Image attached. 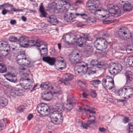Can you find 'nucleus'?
Wrapping results in <instances>:
<instances>
[{"mask_svg": "<svg viewBox=\"0 0 133 133\" xmlns=\"http://www.w3.org/2000/svg\"><path fill=\"white\" fill-rule=\"evenodd\" d=\"M94 44L97 50L101 51L105 50L108 46V43L105 39L102 37L97 38Z\"/></svg>", "mask_w": 133, "mask_h": 133, "instance_id": "1", "label": "nucleus"}, {"mask_svg": "<svg viewBox=\"0 0 133 133\" xmlns=\"http://www.w3.org/2000/svg\"><path fill=\"white\" fill-rule=\"evenodd\" d=\"M53 94L49 91H45L41 94V98L44 100L48 101L50 99L52 96L55 97V99L56 98L59 99V95L61 94L62 92L59 89H57L56 90H54L53 91Z\"/></svg>", "mask_w": 133, "mask_h": 133, "instance_id": "2", "label": "nucleus"}, {"mask_svg": "<svg viewBox=\"0 0 133 133\" xmlns=\"http://www.w3.org/2000/svg\"><path fill=\"white\" fill-rule=\"evenodd\" d=\"M119 95L124 99L130 98L133 95V89L129 87H125L118 91Z\"/></svg>", "mask_w": 133, "mask_h": 133, "instance_id": "3", "label": "nucleus"}, {"mask_svg": "<svg viewBox=\"0 0 133 133\" xmlns=\"http://www.w3.org/2000/svg\"><path fill=\"white\" fill-rule=\"evenodd\" d=\"M50 117L51 121L54 124H59L62 122L63 117L60 113L56 112L55 111L50 114Z\"/></svg>", "mask_w": 133, "mask_h": 133, "instance_id": "4", "label": "nucleus"}, {"mask_svg": "<svg viewBox=\"0 0 133 133\" xmlns=\"http://www.w3.org/2000/svg\"><path fill=\"white\" fill-rule=\"evenodd\" d=\"M37 109L38 112L43 116L48 115L50 111L49 107L47 104L43 103L38 105Z\"/></svg>", "mask_w": 133, "mask_h": 133, "instance_id": "5", "label": "nucleus"}, {"mask_svg": "<svg viewBox=\"0 0 133 133\" xmlns=\"http://www.w3.org/2000/svg\"><path fill=\"white\" fill-rule=\"evenodd\" d=\"M87 5L89 8L88 9L90 13L94 15H95L97 11L96 8L98 7L96 2L93 0H89L87 3Z\"/></svg>", "mask_w": 133, "mask_h": 133, "instance_id": "6", "label": "nucleus"}, {"mask_svg": "<svg viewBox=\"0 0 133 133\" xmlns=\"http://www.w3.org/2000/svg\"><path fill=\"white\" fill-rule=\"evenodd\" d=\"M107 7L109 10L112 12L109 13V14L112 16L117 14L119 15L121 13L119 7L113 4H108Z\"/></svg>", "mask_w": 133, "mask_h": 133, "instance_id": "7", "label": "nucleus"}, {"mask_svg": "<svg viewBox=\"0 0 133 133\" xmlns=\"http://www.w3.org/2000/svg\"><path fill=\"white\" fill-rule=\"evenodd\" d=\"M128 29L126 27L121 28L118 32L119 37L123 40H127L129 38V34L128 32Z\"/></svg>", "mask_w": 133, "mask_h": 133, "instance_id": "8", "label": "nucleus"}, {"mask_svg": "<svg viewBox=\"0 0 133 133\" xmlns=\"http://www.w3.org/2000/svg\"><path fill=\"white\" fill-rule=\"evenodd\" d=\"M69 61L72 64H77L81 60V56L79 53L69 54L68 57Z\"/></svg>", "mask_w": 133, "mask_h": 133, "instance_id": "9", "label": "nucleus"}, {"mask_svg": "<svg viewBox=\"0 0 133 133\" xmlns=\"http://www.w3.org/2000/svg\"><path fill=\"white\" fill-rule=\"evenodd\" d=\"M26 45V47L28 46L30 47L32 46H36L38 47H41V46L43 45L45 47L46 46V45L44 44L43 41L40 39H38L35 41L34 40H30L28 41Z\"/></svg>", "mask_w": 133, "mask_h": 133, "instance_id": "10", "label": "nucleus"}, {"mask_svg": "<svg viewBox=\"0 0 133 133\" xmlns=\"http://www.w3.org/2000/svg\"><path fill=\"white\" fill-rule=\"evenodd\" d=\"M89 119L88 120L86 123H84L83 126V128L87 129L88 127L90 128H93L95 124V117L93 115H88L87 117Z\"/></svg>", "mask_w": 133, "mask_h": 133, "instance_id": "11", "label": "nucleus"}, {"mask_svg": "<svg viewBox=\"0 0 133 133\" xmlns=\"http://www.w3.org/2000/svg\"><path fill=\"white\" fill-rule=\"evenodd\" d=\"M32 81L29 78H22L20 80V85L26 90L29 89L32 87Z\"/></svg>", "mask_w": 133, "mask_h": 133, "instance_id": "12", "label": "nucleus"}, {"mask_svg": "<svg viewBox=\"0 0 133 133\" xmlns=\"http://www.w3.org/2000/svg\"><path fill=\"white\" fill-rule=\"evenodd\" d=\"M20 85H17L13 89H12L10 93V95L12 96L16 97L22 95L24 91Z\"/></svg>", "mask_w": 133, "mask_h": 133, "instance_id": "13", "label": "nucleus"}, {"mask_svg": "<svg viewBox=\"0 0 133 133\" xmlns=\"http://www.w3.org/2000/svg\"><path fill=\"white\" fill-rule=\"evenodd\" d=\"M40 87L44 89H54L55 90H56L57 89L59 88L58 85L56 86L55 84H53L50 85V83L49 82L43 83L40 85Z\"/></svg>", "mask_w": 133, "mask_h": 133, "instance_id": "14", "label": "nucleus"}, {"mask_svg": "<svg viewBox=\"0 0 133 133\" xmlns=\"http://www.w3.org/2000/svg\"><path fill=\"white\" fill-rule=\"evenodd\" d=\"M122 66L121 64H117L114 66L112 69L110 70L109 71L111 74L115 75L122 70Z\"/></svg>", "mask_w": 133, "mask_h": 133, "instance_id": "15", "label": "nucleus"}, {"mask_svg": "<svg viewBox=\"0 0 133 133\" xmlns=\"http://www.w3.org/2000/svg\"><path fill=\"white\" fill-rule=\"evenodd\" d=\"M4 76L7 80L10 82L15 83L17 82L16 76L10 72H7Z\"/></svg>", "mask_w": 133, "mask_h": 133, "instance_id": "16", "label": "nucleus"}, {"mask_svg": "<svg viewBox=\"0 0 133 133\" xmlns=\"http://www.w3.org/2000/svg\"><path fill=\"white\" fill-rule=\"evenodd\" d=\"M75 73L79 76H81L83 74H85L86 72V69L83 67H80L79 66L76 65L74 68Z\"/></svg>", "mask_w": 133, "mask_h": 133, "instance_id": "17", "label": "nucleus"}, {"mask_svg": "<svg viewBox=\"0 0 133 133\" xmlns=\"http://www.w3.org/2000/svg\"><path fill=\"white\" fill-rule=\"evenodd\" d=\"M46 17L47 21L52 25H56L58 23V21L57 20L56 17L54 15H49Z\"/></svg>", "mask_w": 133, "mask_h": 133, "instance_id": "18", "label": "nucleus"}, {"mask_svg": "<svg viewBox=\"0 0 133 133\" xmlns=\"http://www.w3.org/2000/svg\"><path fill=\"white\" fill-rule=\"evenodd\" d=\"M28 41V38L27 37L25 36H22L20 37L18 39V42L19 43L18 45L20 46L21 47H25L26 43Z\"/></svg>", "mask_w": 133, "mask_h": 133, "instance_id": "19", "label": "nucleus"}, {"mask_svg": "<svg viewBox=\"0 0 133 133\" xmlns=\"http://www.w3.org/2000/svg\"><path fill=\"white\" fill-rule=\"evenodd\" d=\"M70 101V100L67 99V103L66 104V112H69L72 110L73 108L72 104L77 103V100Z\"/></svg>", "mask_w": 133, "mask_h": 133, "instance_id": "20", "label": "nucleus"}, {"mask_svg": "<svg viewBox=\"0 0 133 133\" xmlns=\"http://www.w3.org/2000/svg\"><path fill=\"white\" fill-rule=\"evenodd\" d=\"M74 14L72 13H70L69 15L65 14L64 16V19L67 22H72L75 20V17H74Z\"/></svg>", "mask_w": 133, "mask_h": 133, "instance_id": "21", "label": "nucleus"}, {"mask_svg": "<svg viewBox=\"0 0 133 133\" xmlns=\"http://www.w3.org/2000/svg\"><path fill=\"white\" fill-rule=\"evenodd\" d=\"M73 78V75L70 74H64L63 77V82L62 83H64L65 85H68L69 84L68 83L66 84V81H70Z\"/></svg>", "mask_w": 133, "mask_h": 133, "instance_id": "22", "label": "nucleus"}, {"mask_svg": "<svg viewBox=\"0 0 133 133\" xmlns=\"http://www.w3.org/2000/svg\"><path fill=\"white\" fill-rule=\"evenodd\" d=\"M65 108V107L63 106V104L62 103L57 104L54 107V109H55V111L56 112L60 114L63 111Z\"/></svg>", "mask_w": 133, "mask_h": 133, "instance_id": "23", "label": "nucleus"}, {"mask_svg": "<svg viewBox=\"0 0 133 133\" xmlns=\"http://www.w3.org/2000/svg\"><path fill=\"white\" fill-rule=\"evenodd\" d=\"M102 85L103 87L105 90H110L111 89L114 87V84L111 83H109L106 82L103 80H102Z\"/></svg>", "mask_w": 133, "mask_h": 133, "instance_id": "24", "label": "nucleus"}, {"mask_svg": "<svg viewBox=\"0 0 133 133\" xmlns=\"http://www.w3.org/2000/svg\"><path fill=\"white\" fill-rule=\"evenodd\" d=\"M123 11L126 12H130L133 9L132 5L130 3L128 2L124 3L123 5Z\"/></svg>", "mask_w": 133, "mask_h": 133, "instance_id": "25", "label": "nucleus"}, {"mask_svg": "<svg viewBox=\"0 0 133 133\" xmlns=\"http://www.w3.org/2000/svg\"><path fill=\"white\" fill-rule=\"evenodd\" d=\"M107 65L108 64L105 61H101L98 62L96 67L99 69L102 70L106 69Z\"/></svg>", "mask_w": 133, "mask_h": 133, "instance_id": "26", "label": "nucleus"}, {"mask_svg": "<svg viewBox=\"0 0 133 133\" xmlns=\"http://www.w3.org/2000/svg\"><path fill=\"white\" fill-rule=\"evenodd\" d=\"M42 59L43 61L46 62L50 65H53L55 62L56 60L54 58H51L49 57H43Z\"/></svg>", "mask_w": 133, "mask_h": 133, "instance_id": "27", "label": "nucleus"}, {"mask_svg": "<svg viewBox=\"0 0 133 133\" xmlns=\"http://www.w3.org/2000/svg\"><path fill=\"white\" fill-rule=\"evenodd\" d=\"M76 42L77 43L78 45L80 47H83L85 45V41L84 36L82 37H80L78 38Z\"/></svg>", "mask_w": 133, "mask_h": 133, "instance_id": "28", "label": "nucleus"}, {"mask_svg": "<svg viewBox=\"0 0 133 133\" xmlns=\"http://www.w3.org/2000/svg\"><path fill=\"white\" fill-rule=\"evenodd\" d=\"M93 49L92 47L89 45H87L85 48L84 52L89 56L93 53Z\"/></svg>", "mask_w": 133, "mask_h": 133, "instance_id": "29", "label": "nucleus"}, {"mask_svg": "<svg viewBox=\"0 0 133 133\" xmlns=\"http://www.w3.org/2000/svg\"><path fill=\"white\" fill-rule=\"evenodd\" d=\"M82 110L84 111L88 116V115H90V114H95V112L91 109V108L88 105H86V107L83 108Z\"/></svg>", "mask_w": 133, "mask_h": 133, "instance_id": "30", "label": "nucleus"}, {"mask_svg": "<svg viewBox=\"0 0 133 133\" xmlns=\"http://www.w3.org/2000/svg\"><path fill=\"white\" fill-rule=\"evenodd\" d=\"M8 104V101L6 99L2 97H0V106L4 107Z\"/></svg>", "mask_w": 133, "mask_h": 133, "instance_id": "31", "label": "nucleus"}, {"mask_svg": "<svg viewBox=\"0 0 133 133\" xmlns=\"http://www.w3.org/2000/svg\"><path fill=\"white\" fill-rule=\"evenodd\" d=\"M125 75L126 77L127 80V81L130 82L132 79V73L130 71H127L125 73Z\"/></svg>", "mask_w": 133, "mask_h": 133, "instance_id": "32", "label": "nucleus"}, {"mask_svg": "<svg viewBox=\"0 0 133 133\" xmlns=\"http://www.w3.org/2000/svg\"><path fill=\"white\" fill-rule=\"evenodd\" d=\"M7 120L6 118H4L0 121V130H2L3 128L5 127L7 123Z\"/></svg>", "mask_w": 133, "mask_h": 133, "instance_id": "33", "label": "nucleus"}, {"mask_svg": "<svg viewBox=\"0 0 133 133\" xmlns=\"http://www.w3.org/2000/svg\"><path fill=\"white\" fill-rule=\"evenodd\" d=\"M87 72L89 75L95 74L96 72V69L95 68L92 66H90L87 68L86 72Z\"/></svg>", "mask_w": 133, "mask_h": 133, "instance_id": "34", "label": "nucleus"}, {"mask_svg": "<svg viewBox=\"0 0 133 133\" xmlns=\"http://www.w3.org/2000/svg\"><path fill=\"white\" fill-rule=\"evenodd\" d=\"M40 47L39 48H38V49L41 55H44L47 53L48 49L47 47L44 48L43 47Z\"/></svg>", "mask_w": 133, "mask_h": 133, "instance_id": "35", "label": "nucleus"}, {"mask_svg": "<svg viewBox=\"0 0 133 133\" xmlns=\"http://www.w3.org/2000/svg\"><path fill=\"white\" fill-rule=\"evenodd\" d=\"M7 68L3 64L0 63V73H3L7 71Z\"/></svg>", "mask_w": 133, "mask_h": 133, "instance_id": "36", "label": "nucleus"}, {"mask_svg": "<svg viewBox=\"0 0 133 133\" xmlns=\"http://www.w3.org/2000/svg\"><path fill=\"white\" fill-rule=\"evenodd\" d=\"M102 80L105 81L106 82H108L109 83H113L114 85V83L113 79L111 77L109 76H107L105 78L103 79Z\"/></svg>", "mask_w": 133, "mask_h": 133, "instance_id": "37", "label": "nucleus"}, {"mask_svg": "<svg viewBox=\"0 0 133 133\" xmlns=\"http://www.w3.org/2000/svg\"><path fill=\"white\" fill-rule=\"evenodd\" d=\"M0 44L1 46L4 48H6L8 46L10 50H11V48L10 47V46L8 43L6 42L2 41L0 42Z\"/></svg>", "mask_w": 133, "mask_h": 133, "instance_id": "38", "label": "nucleus"}, {"mask_svg": "<svg viewBox=\"0 0 133 133\" xmlns=\"http://www.w3.org/2000/svg\"><path fill=\"white\" fill-rule=\"evenodd\" d=\"M97 60H92L91 61L90 63V66H92L93 68L97 67V65L98 63Z\"/></svg>", "mask_w": 133, "mask_h": 133, "instance_id": "39", "label": "nucleus"}, {"mask_svg": "<svg viewBox=\"0 0 133 133\" xmlns=\"http://www.w3.org/2000/svg\"><path fill=\"white\" fill-rule=\"evenodd\" d=\"M84 38L85 41H91L92 40V38L91 36H89V35L88 34H82Z\"/></svg>", "mask_w": 133, "mask_h": 133, "instance_id": "40", "label": "nucleus"}, {"mask_svg": "<svg viewBox=\"0 0 133 133\" xmlns=\"http://www.w3.org/2000/svg\"><path fill=\"white\" fill-rule=\"evenodd\" d=\"M57 59L58 61L59 62V64H61V65H62L64 66H65V62L63 58L61 57H58L57 58Z\"/></svg>", "mask_w": 133, "mask_h": 133, "instance_id": "41", "label": "nucleus"}, {"mask_svg": "<svg viewBox=\"0 0 133 133\" xmlns=\"http://www.w3.org/2000/svg\"><path fill=\"white\" fill-rule=\"evenodd\" d=\"M9 39L10 41L12 42H17L18 41V39L14 36H10L9 38Z\"/></svg>", "mask_w": 133, "mask_h": 133, "instance_id": "42", "label": "nucleus"}, {"mask_svg": "<svg viewBox=\"0 0 133 133\" xmlns=\"http://www.w3.org/2000/svg\"><path fill=\"white\" fill-rule=\"evenodd\" d=\"M8 51L9 50L8 49L2 50L1 52V56H3L4 57H6L8 54Z\"/></svg>", "mask_w": 133, "mask_h": 133, "instance_id": "43", "label": "nucleus"}, {"mask_svg": "<svg viewBox=\"0 0 133 133\" xmlns=\"http://www.w3.org/2000/svg\"><path fill=\"white\" fill-rule=\"evenodd\" d=\"M84 123H83L82 121L80 119H78L76 120V124L77 125L78 124H80L79 125H78V127H82L83 128V126Z\"/></svg>", "mask_w": 133, "mask_h": 133, "instance_id": "44", "label": "nucleus"}, {"mask_svg": "<svg viewBox=\"0 0 133 133\" xmlns=\"http://www.w3.org/2000/svg\"><path fill=\"white\" fill-rule=\"evenodd\" d=\"M91 84H98L101 83V81L98 79L94 80L90 82Z\"/></svg>", "mask_w": 133, "mask_h": 133, "instance_id": "45", "label": "nucleus"}, {"mask_svg": "<svg viewBox=\"0 0 133 133\" xmlns=\"http://www.w3.org/2000/svg\"><path fill=\"white\" fill-rule=\"evenodd\" d=\"M20 58H18L17 60V63L19 65H23V57H19Z\"/></svg>", "mask_w": 133, "mask_h": 133, "instance_id": "46", "label": "nucleus"}, {"mask_svg": "<svg viewBox=\"0 0 133 133\" xmlns=\"http://www.w3.org/2000/svg\"><path fill=\"white\" fill-rule=\"evenodd\" d=\"M78 64L77 65V66H79L80 67H83L84 68H86V66L85 65V63L83 62H80V61L78 63Z\"/></svg>", "mask_w": 133, "mask_h": 133, "instance_id": "47", "label": "nucleus"}, {"mask_svg": "<svg viewBox=\"0 0 133 133\" xmlns=\"http://www.w3.org/2000/svg\"><path fill=\"white\" fill-rule=\"evenodd\" d=\"M87 24L88 23H94L96 21V20L93 18H91L89 19H86L85 20Z\"/></svg>", "mask_w": 133, "mask_h": 133, "instance_id": "48", "label": "nucleus"}, {"mask_svg": "<svg viewBox=\"0 0 133 133\" xmlns=\"http://www.w3.org/2000/svg\"><path fill=\"white\" fill-rule=\"evenodd\" d=\"M19 54V55L18 56L19 57H25V52L24 50H21Z\"/></svg>", "mask_w": 133, "mask_h": 133, "instance_id": "49", "label": "nucleus"}, {"mask_svg": "<svg viewBox=\"0 0 133 133\" xmlns=\"http://www.w3.org/2000/svg\"><path fill=\"white\" fill-rule=\"evenodd\" d=\"M61 2L63 3V5H70V1L69 0H61Z\"/></svg>", "mask_w": 133, "mask_h": 133, "instance_id": "50", "label": "nucleus"}, {"mask_svg": "<svg viewBox=\"0 0 133 133\" xmlns=\"http://www.w3.org/2000/svg\"><path fill=\"white\" fill-rule=\"evenodd\" d=\"M90 92L91 96L93 97H95L97 95V94L95 91L94 90H91L90 91Z\"/></svg>", "mask_w": 133, "mask_h": 133, "instance_id": "51", "label": "nucleus"}, {"mask_svg": "<svg viewBox=\"0 0 133 133\" xmlns=\"http://www.w3.org/2000/svg\"><path fill=\"white\" fill-rule=\"evenodd\" d=\"M24 109V107L23 105L20 106L18 108V110L21 112H23V111Z\"/></svg>", "mask_w": 133, "mask_h": 133, "instance_id": "52", "label": "nucleus"}, {"mask_svg": "<svg viewBox=\"0 0 133 133\" xmlns=\"http://www.w3.org/2000/svg\"><path fill=\"white\" fill-rule=\"evenodd\" d=\"M39 10L40 12L45 11L44 8L42 6V3H41L40 6Z\"/></svg>", "mask_w": 133, "mask_h": 133, "instance_id": "53", "label": "nucleus"}, {"mask_svg": "<svg viewBox=\"0 0 133 133\" xmlns=\"http://www.w3.org/2000/svg\"><path fill=\"white\" fill-rule=\"evenodd\" d=\"M11 10H12V11H13L14 12H20V11H23V10L21 9H16L15 8H11Z\"/></svg>", "mask_w": 133, "mask_h": 133, "instance_id": "54", "label": "nucleus"}, {"mask_svg": "<svg viewBox=\"0 0 133 133\" xmlns=\"http://www.w3.org/2000/svg\"><path fill=\"white\" fill-rule=\"evenodd\" d=\"M30 61L26 58L24 66H28L30 64Z\"/></svg>", "mask_w": 133, "mask_h": 133, "instance_id": "55", "label": "nucleus"}, {"mask_svg": "<svg viewBox=\"0 0 133 133\" xmlns=\"http://www.w3.org/2000/svg\"><path fill=\"white\" fill-rule=\"evenodd\" d=\"M48 26L47 24H46L44 22L40 24V26L42 28L47 27Z\"/></svg>", "mask_w": 133, "mask_h": 133, "instance_id": "56", "label": "nucleus"}, {"mask_svg": "<svg viewBox=\"0 0 133 133\" xmlns=\"http://www.w3.org/2000/svg\"><path fill=\"white\" fill-rule=\"evenodd\" d=\"M41 14V15L42 17H46V13L45 11H42L40 12Z\"/></svg>", "mask_w": 133, "mask_h": 133, "instance_id": "57", "label": "nucleus"}, {"mask_svg": "<svg viewBox=\"0 0 133 133\" xmlns=\"http://www.w3.org/2000/svg\"><path fill=\"white\" fill-rule=\"evenodd\" d=\"M84 22H85V24H82L81 23H79L78 24V27H82L83 26L87 25L88 24H87V23L85 21Z\"/></svg>", "mask_w": 133, "mask_h": 133, "instance_id": "58", "label": "nucleus"}, {"mask_svg": "<svg viewBox=\"0 0 133 133\" xmlns=\"http://www.w3.org/2000/svg\"><path fill=\"white\" fill-rule=\"evenodd\" d=\"M133 59L131 58L129 59V65H131L132 66H133Z\"/></svg>", "mask_w": 133, "mask_h": 133, "instance_id": "59", "label": "nucleus"}, {"mask_svg": "<svg viewBox=\"0 0 133 133\" xmlns=\"http://www.w3.org/2000/svg\"><path fill=\"white\" fill-rule=\"evenodd\" d=\"M4 5L5 7H11L13 6V5H12L9 4L8 3H4Z\"/></svg>", "mask_w": 133, "mask_h": 133, "instance_id": "60", "label": "nucleus"}, {"mask_svg": "<svg viewBox=\"0 0 133 133\" xmlns=\"http://www.w3.org/2000/svg\"><path fill=\"white\" fill-rule=\"evenodd\" d=\"M7 10L5 8H4L2 11V14L3 15H5L7 13Z\"/></svg>", "mask_w": 133, "mask_h": 133, "instance_id": "61", "label": "nucleus"}, {"mask_svg": "<svg viewBox=\"0 0 133 133\" xmlns=\"http://www.w3.org/2000/svg\"><path fill=\"white\" fill-rule=\"evenodd\" d=\"M80 15L82 17V18L84 19H86L87 18V16L86 14H81Z\"/></svg>", "mask_w": 133, "mask_h": 133, "instance_id": "62", "label": "nucleus"}, {"mask_svg": "<svg viewBox=\"0 0 133 133\" xmlns=\"http://www.w3.org/2000/svg\"><path fill=\"white\" fill-rule=\"evenodd\" d=\"M129 119L127 117H124L123 120V122L124 123H126L128 122Z\"/></svg>", "mask_w": 133, "mask_h": 133, "instance_id": "63", "label": "nucleus"}, {"mask_svg": "<svg viewBox=\"0 0 133 133\" xmlns=\"http://www.w3.org/2000/svg\"><path fill=\"white\" fill-rule=\"evenodd\" d=\"M33 117V115L32 114H29L27 117V118L28 120H30Z\"/></svg>", "mask_w": 133, "mask_h": 133, "instance_id": "64", "label": "nucleus"}]
</instances>
